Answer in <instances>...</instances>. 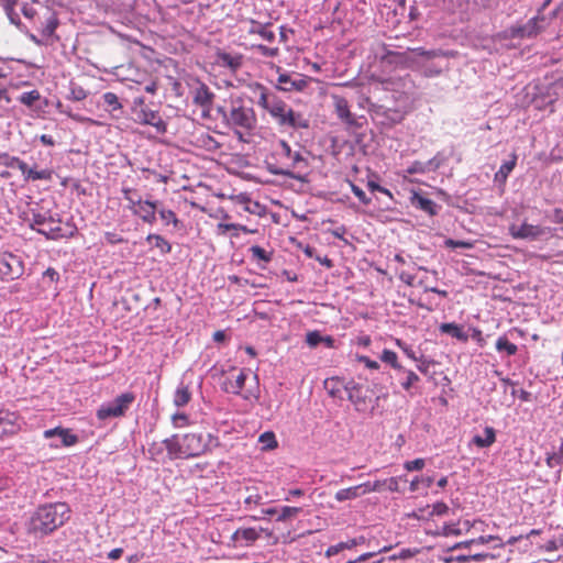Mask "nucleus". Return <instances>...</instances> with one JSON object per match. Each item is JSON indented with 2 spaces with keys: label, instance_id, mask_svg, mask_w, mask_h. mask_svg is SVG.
I'll list each match as a JSON object with an SVG mask.
<instances>
[{
  "label": "nucleus",
  "instance_id": "f257e3e1",
  "mask_svg": "<svg viewBox=\"0 0 563 563\" xmlns=\"http://www.w3.org/2000/svg\"><path fill=\"white\" fill-rule=\"evenodd\" d=\"M70 508L66 503H48L38 506L26 521V531L35 538L52 534L70 518Z\"/></svg>",
  "mask_w": 563,
  "mask_h": 563
},
{
  "label": "nucleus",
  "instance_id": "f03ea898",
  "mask_svg": "<svg viewBox=\"0 0 563 563\" xmlns=\"http://www.w3.org/2000/svg\"><path fill=\"white\" fill-rule=\"evenodd\" d=\"M256 114L252 107L245 106L242 99L231 101L228 114H224V123L242 140L243 132H249L256 126Z\"/></svg>",
  "mask_w": 563,
  "mask_h": 563
},
{
  "label": "nucleus",
  "instance_id": "7ed1b4c3",
  "mask_svg": "<svg viewBox=\"0 0 563 563\" xmlns=\"http://www.w3.org/2000/svg\"><path fill=\"white\" fill-rule=\"evenodd\" d=\"M276 154L280 158L287 159L288 163L286 164V167L269 166L268 170L273 175L285 176L291 179L301 180V177L299 175H296L292 172V169L297 168L300 164L307 166V162L302 157V155L299 152H292L290 145L283 140L278 142Z\"/></svg>",
  "mask_w": 563,
  "mask_h": 563
},
{
  "label": "nucleus",
  "instance_id": "20e7f679",
  "mask_svg": "<svg viewBox=\"0 0 563 563\" xmlns=\"http://www.w3.org/2000/svg\"><path fill=\"white\" fill-rule=\"evenodd\" d=\"M346 397L357 412L373 410L379 399V397L375 396L374 389L369 385L355 382L354 379H350Z\"/></svg>",
  "mask_w": 563,
  "mask_h": 563
},
{
  "label": "nucleus",
  "instance_id": "39448f33",
  "mask_svg": "<svg viewBox=\"0 0 563 563\" xmlns=\"http://www.w3.org/2000/svg\"><path fill=\"white\" fill-rule=\"evenodd\" d=\"M181 440L186 459L200 456L220 445L219 439L211 433H187Z\"/></svg>",
  "mask_w": 563,
  "mask_h": 563
},
{
  "label": "nucleus",
  "instance_id": "423d86ee",
  "mask_svg": "<svg viewBox=\"0 0 563 563\" xmlns=\"http://www.w3.org/2000/svg\"><path fill=\"white\" fill-rule=\"evenodd\" d=\"M135 400V395L132 391L122 393L113 400L103 402L96 412L99 420L104 421L111 418H120L125 415L131 405Z\"/></svg>",
  "mask_w": 563,
  "mask_h": 563
},
{
  "label": "nucleus",
  "instance_id": "0eeeda50",
  "mask_svg": "<svg viewBox=\"0 0 563 563\" xmlns=\"http://www.w3.org/2000/svg\"><path fill=\"white\" fill-rule=\"evenodd\" d=\"M410 53L421 59V68L426 77L439 76L448 67L446 64L431 63L434 58L448 56V53L441 49L427 51L423 47H416L410 49Z\"/></svg>",
  "mask_w": 563,
  "mask_h": 563
},
{
  "label": "nucleus",
  "instance_id": "6e6552de",
  "mask_svg": "<svg viewBox=\"0 0 563 563\" xmlns=\"http://www.w3.org/2000/svg\"><path fill=\"white\" fill-rule=\"evenodd\" d=\"M23 273L24 264L20 256L11 252L0 251V280H15Z\"/></svg>",
  "mask_w": 563,
  "mask_h": 563
},
{
  "label": "nucleus",
  "instance_id": "1a4fd4ad",
  "mask_svg": "<svg viewBox=\"0 0 563 563\" xmlns=\"http://www.w3.org/2000/svg\"><path fill=\"white\" fill-rule=\"evenodd\" d=\"M545 16L543 14H537L531 18L523 25H515L509 29L510 36L512 38H525V37H533L537 36L543 29Z\"/></svg>",
  "mask_w": 563,
  "mask_h": 563
},
{
  "label": "nucleus",
  "instance_id": "9d476101",
  "mask_svg": "<svg viewBox=\"0 0 563 563\" xmlns=\"http://www.w3.org/2000/svg\"><path fill=\"white\" fill-rule=\"evenodd\" d=\"M311 78L301 74L282 73L277 78V89L286 92L303 91Z\"/></svg>",
  "mask_w": 563,
  "mask_h": 563
},
{
  "label": "nucleus",
  "instance_id": "9b49d317",
  "mask_svg": "<svg viewBox=\"0 0 563 563\" xmlns=\"http://www.w3.org/2000/svg\"><path fill=\"white\" fill-rule=\"evenodd\" d=\"M333 107L335 114L338 118L347 125V128H355L358 129L363 125L361 120L364 118H356L351 111H350V104L347 100L344 97L333 95Z\"/></svg>",
  "mask_w": 563,
  "mask_h": 563
},
{
  "label": "nucleus",
  "instance_id": "f8f14e48",
  "mask_svg": "<svg viewBox=\"0 0 563 563\" xmlns=\"http://www.w3.org/2000/svg\"><path fill=\"white\" fill-rule=\"evenodd\" d=\"M34 24L44 40H51L55 35L59 21L55 12L45 9L42 15L37 16V21H34Z\"/></svg>",
  "mask_w": 563,
  "mask_h": 563
},
{
  "label": "nucleus",
  "instance_id": "ddd939ff",
  "mask_svg": "<svg viewBox=\"0 0 563 563\" xmlns=\"http://www.w3.org/2000/svg\"><path fill=\"white\" fill-rule=\"evenodd\" d=\"M135 122L143 125H151L156 129V132L159 134H164L167 130L166 122L162 119L158 111L151 110L147 108H141L140 111L135 113Z\"/></svg>",
  "mask_w": 563,
  "mask_h": 563
},
{
  "label": "nucleus",
  "instance_id": "4468645a",
  "mask_svg": "<svg viewBox=\"0 0 563 563\" xmlns=\"http://www.w3.org/2000/svg\"><path fill=\"white\" fill-rule=\"evenodd\" d=\"M547 232L545 228H542L540 225H533L523 222L520 225L512 224L509 227V233L514 239H520V240H530L534 241L538 240L540 236L544 235Z\"/></svg>",
  "mask_w": 563,
  "mask_h": 563
},
{
  "label": "nucleus",
  "instance_id": "2eb2a0df",
  "mask_svg": "<svg viewBox=\"0 0 563 563\" xmlns=\"http://www.w3.org/2000/svg\"><path fill=\"white\" fill-rule=\"evenodd\" d=\"M323 385L324 389L328 391L330 397L343 400L344 395L347 396V387H350V379L345 380L340 377H330L324 380Z\"/></svg>",
  "mask_w": 563,
  "mask_h": 563
},
{
  "label": "nucleus",
  "instance_id": "dca6fc26",
  "mask_svg": "<svg viewBox=\"0 0 563 563\" xmlns=\"http://www.w3.org/2000/svg\"><path fill=\"white\" fill-rule=\"evenodd\" d=\"M213 99L214 93L208 88L206 84H200L194 91L192 101L196 106H199L203 109V114L210 111Z\"/></svg>",
  "mask_w": 563,
  "mask_h": 563
},
{
  "label": "nucleus",
  "instance_id": "f3484780",
  "mask_svg": "<svg viewBox=\"0 0 563 563\" xmlns=\"http://www.w3.org/2000/svg\"><path fill=\"white\" fill-rule=\"evenodd\" d=\"M45 439H52L57 437L60 440V444L63 446H73L78 442V437L69 429H65L62 427H56L53 429H47L43 433Z\"/></svg>",
  "mask_w": 563,
  "mask_h": 563
},
{
  "label": "nucleus",
  "instance_id": "a211bd4d",
  "mask_svg": "<svg viewBox=\"0 0 563 563\" xmlns=\"http://www.w3.org/2000/svg\"><path fill=\"white\" fill-rule=\"evenodd\" d=\"M36 231L44 235L47 240H59L64 238H70L75 234L76 228L70 227L69 231H65L59 223H49L44 228H37Z\"/></svg>",
  "mask_w": 563,
  "mask_h": 563
},
{
  "label": "nucleus",
  "instance_id": "6ab92c4d",
  "mask_svg": "<svg viewBox=\"0 0 563 563\" xmlns=\"http://www.w3.org/2000/svg\"><path fill=\"white\" fill-rule=\"evenodd\" d=\"M280 126L290 128L294 130L308 129L309 120L302 113L296 112L289 107L285 118H283Z\"/></svg>",
  "mask_w": 563,
  "mask_h": 563
},
{
  "label": "nucleus",
  "instance_id": "aec40b11",
  "mask_svg": "<svg viewBox=\"0 0 563 563\" xmlns=\"http://www.w3.org/2000/svg\"><path fill=\"white\" fill-rule=\"evenodd\" d=\"M159 205V201L143 200L141 206L134 209L133 214L140 217L142 221L153 224L156 221V211Z\"/></svg>",
  "mask_w": 563,
  "mask_h": 563
},
{
  "label": "nucleus",
  "instance_id": "412c9836",
  "mask_svg": "<svg viewBox=\"0 0 563 563\" xmlns=\"http://www.w3.org/2000/svg\"><path fill=\"white\" fill-rule=\"evenodd\" d=\"M163 444L170 460L186 459L185 449H183V440L178 434H173L172 437L163 440Z\"/></svg>",
  "mask_w": 563,
  "mask_h": 563
},
{
  "label": "nucleus",
  "instance_id": "4be33fe9",
  "mask_svg": "<svg viewBox=\"0 0 563 563\" xmlns=\"http://www.w3.org/2000/svg\"><path fill=\"white\" fill-rule=\"evenodd\" d=\"M253 92L258 97L257 104L269 112L271 107L278 99V96L271 92L262 84H255Z\"/></svg>",
  "mask_w": 563,
  "mask_h": 563
},
{
  "label": "nucleus",
  "instance_id": "5701e85b",
  "mask_svg": "<svg viewBox=\"0 0 563 563\" xmlns=\"http://www.w3.org/2000/svg\"><path fill=\"white\" fill-rule=\"evenodd\" d=\"M410 202L415 208L424 211L429 216H435L440 209L433 200L426 198L418 192L412 194Z\"/></svg>",
  "mask_w": 563,
  "mask_h": 563
},
{
  "label": "nucleus",
  "instance_id": "b1692460",
  "mask_svg": "<svg viewBox=\"0 0 563 563\" xmlns=\"http://www.w3.org/2000/svg\"><path fill=\"white\" fill-rule=\"evenodd\" d=\"M26 170L31 172V175L29 177L27 173H21L23 176V180L29 181H36V180H46L51 181L53 178L54 170L52 168H41L38 169L37 165L34 164L33 166H29L26 164Z\"/></svg>",
  "mask_w": 563,
  "mask_h": 563
},
{
  "label": "nucleus",
  "instance_id": "393cba45",
  "mask_svg": "<svg viewBox=\"0 0 563 563\" xmlns=\"http://www.w3.org/2000/svg\"><path fill=\"white\" fill-rule=\"evenodd\" d=\"M217 62L220 66L227 67L232 71H236L243 64V57L240 54L218 52Z\"/></svg>",
  "mask_w": 563,
  "mask_h": 563
},
{
  "label": "nucleus",
  "instance_id": "a878e982",
  "mask_svg": "<svg viewBox=\"0 0 563 563\" xmlns=\"http://www.w3.org/2000/svg\"><path fill=\"white\" fill-rule=\"evenodd\" d=\"M15 420L16 416L13 412L0 410V438L16 432Z\"/></svg>",
  "mask_w": 563,
  "mask_h": 563
},
{
  "label": "nucleus",
  "instance_id": "bb28decb",
  "mask_svg": "<svg viewBox=\"0 0 563 563\" xmlns=\"http://www.w3.org/2000/svg\"><path fill=\"white\" fill-rule=\"evenodd\" d=\"M49 223H60L58 214H52L49 211L35 212L32 211L31 228L36 230L37 228H44Z\"/></svg>",
  "mask_w": 563,
  "mask_h": 563
},
{
  "label": "nucleus",
  "instance_id": "cd10ccee",
  "mask_svg": "<svg viewBox=\"0 0 563 563\" xmlns=\"http://www.w3.org/2000/svg\"><path fill=\"white\" fill-rule=\"evenodd\" d=\"M517 159H518L517 154L512 153L510 155V159L504 162L500 165L499 169L496 172L495 177H494L495 183H497L499 185L506 184L508 176L510 175V173L514 170V168L517 165Z\"/></svg>",
  "mask_w": 563,
  "mask_h": 563
},
{
  "label": "nucleus",
  "instance_id": "c85d7f7f",
  "mask_svg": "<svg viewBox=\"0 0 563 563\" xmlns=\"http://www.w3.org/2000/svg\"><path fill=\"white\" fill-rule=\"evenodd\" d=\"M260 538V533L255 528H241L232 534V540L241 542L243 545H251Z\"/></svg>",
  "mask_w": 563,
  "mask_h": 563
},
{
  "label": "nucleus",
  "instance_id": "c756f323",
  "mask_svg": "<svg viewBox=\"0 0 563 563\" xmlns=\"http://www.w3.org/2000/svg\"><path fill=\"white\" fill-rule=\"evenodd\" d=\"M246 377L245 371L242 369L234 380L227 379L222 384V390L228 394L241 395V391L245 386Z\"/></svg>",
  "mask_w": 563,
  "mask_h": 563
},
{
  "label": "nucleus",
  "instance_id": "7c9ffc66",
  "mask_svg": "<svg viewBox=\"0 0 563 563\" xmlns=\"http://www.w3.org/2000/svg\"><path fill=\"white\" fill-rule=\"evenodd\" d=\"M0 165L8 168H18L21 173H27L29 176L31 175V172L26 170L25 162L5 152H0Z\"/></svg>",
  "mask_w": 563,
  "mask_h": 563
},
{
  "label": "nucleus",
  "instance_id": "2f4dec72",
  "mask_svg": "<svg viewBox=\"0 0 563 563\" xmlns=\"http://www.w3.org/2000/svg\"><path fill=\"white\" fill-rule=\"evenodd\" d=\"M365 540H366L365 537H358V538H353L351 540H347L346 542H340L335 545H331L327 549L325 555L328 558L334 556L345 549H353L354 547H356L358 544H363L365 542Z\"/></svg>",
  "mask_w": 563,
  "mask_h": 563
},
{
  "label": "nucleus",
  "instance_id": "473e14b6",
  "mask_svg": "<svg viewBox=\"0 0 563 563\" xmlns=\"http://www.w3.org/2000/svg\"><path fill=\"white\" fill-rule=\"evenodd\" d=\"M441 333L450 334L459 341L466 342L468 340V335L463 331L462 327L451 322V323H442L439 328Z\"/></svg>",
  "mask_w": 563,
  "mask_h": 563
},
{
  "label": "nucleus",
  "instance_id": "72a5a7b5",
  "mask_svg": "<svg viewBox=\"0 0 563 563\" xmlns=\"http://www.w3.org/2000/svg\"><path fill=\"white\" fill-rule=\"evenodd\" d=\"M496 441V431L493 427H485L484 435H475L473 443L478 448H489Z\"/></svg>",
  "mask_w": 563,
  "mask_h": 563
},
{
  "label": "nucleus",
  "instance_id": "f704fd0d",
  "mask_svg": "<svg viewBox=\"0 0 563 563\" xmlns=\"http://www.w3.org/2000/svg\"><path fill=\"white\" fill-rule=\"evenodd\" d=\"M306 343L310 347H316L320 343H325L327 346L332 347L334 339L330 335L323 336L319 331H310L306 334Z\"/></svg>",
  "mask_w": 563,
  "mask_h": 563
},
{
  "label": "nucleus",
  "instance_id": "c9c22d12",
  "mask_svg": "<svg viewBox=\"0 0 563 563\" xmlns=\"http://www.w3.org/2000/svg\"><path fill=\"white\" fill-rule=\"evenodd\" d=\"M146 242L153 244L156 249L159 250L161 254L163 255L172 252V244L159 234H148L146 236Z\"/></svg>",
  "mask_w": 563,
  "mask_h": 563
},
{
  "label": "nucleus",
  "instance_id": "e433bc0d",
  "mask_svg": "<svg viewBox=\"0 0 563 563\" xmlns=\"http://www.w3.org/2000/svg\"><path fill=\"white\" fill-rule=\"evenodd\" d=\"M249 33L258 34L267 42H273L275 40V33L269 30V24H262L260 22L253 21Z\"/></svg>",
  "mask_w": 563,
  "mask_h": 563
},
{
  "label": "nucleus",
  "instance_id": "4c0bfd02",
  "mask_svg": "<svg viewBox=\"0 0 563 563\" xmlns=\"http://www.w3.org/2000/svg\"><path fill=\"white\" fill-rule=\"evenodd\" d=\"M191 399V393L189 391L188 386L184 383H180L174 394V405L176 407L186 406Z\"/></svg>",
  "mask_w": 563,
  "mask_h": 563
},
{
  "label": "nucleus",
  "instance_id": "58836bf2",
  "mask_svg": "<svg viewBox=\"0 0 563 563\" xmlns=\"http://www.w3.org/2000/svg\"><path fill=\"white\" fill-rule=\"evenodd\" d=\"M289 106L278 97L275 103L272 104L268 113L280 125L283 118H285Z\"/></svg>",
  "mask_w": 563,
  "mask_h": 563
},
{
  "label": "nucleus",
  "instance_id": "ea45409f",
  "mask_svg": "<svg viewBox=\"0 0 563 563\" xmlns=\"http://www.w3.org/2000/svg\"><path fill=\"white\" fill-rule=\"evenodd\" d=\"M362 496L360 485L340 489L335 493L334 498L339 501L352 500Z\"/></svg>",
  "mask_w": 563,
  "mask_h": 563
},
{
  "label": "nucleus",
  "instance_id": "a19ab883",
  "mask_svg": "<svg viewBox=\"0 0 563 563\" xmlns=\"http://www.w3.org/2000/svg\"><path fill=\"white\" fill-rule=\"evenodd\" d=\"M123 198L129 202V209L134 212V209H137L139 206L143 202L141 196L137 190L132 188H123L122 189Z\"/></svg>",
  "mask_w": 563,
  "mask_h": 563
},
{
  "label": "nucleus",
  "instance_id": "79ce46f5",
  "mask_svg": "<svg viewBox=\"0 0 563 563\" xmlns=\"http://www.w3.org/2000/svg\"><path fill=\"white\" fill-rule=\"evenodd\" d=\"M496 350L498 352L505 351L507 355L511 356L517 353L518 347L516 344L509 342L506 335H501L496 341Z\"/></svg>",
  "mask_w": 563,
  "mask_h": 563
},
{
  "label": "nucleus",
  "instance_id": "37998d69",
  "mask_svg": "<svg viewBox=\"0 0 563 563\" xmlns=\"http://www.w3.org/2000/svg\"><path fill=\"white\" fill-rule=\"evenodd\" d=\"M16 3H11L8 1H3L2 5L4 9V12L10 20V22L14 25H16L20 30H23V25L21 24V20L19 16V13L14 10Z\"/></svg>",
  "mask_w": 563,
  "mask_h": 563
},
{
  "label": "nucleus",
  "instance_id": "c03bdc74",
  "mask_svg": "<svg viewBox=\"0 0 563 563\" xmlns=\"http://www.w3.org/2000/svg\"><path fill=\"white\" fill-rule=\"evenodd\" d=\"M246 492L249 493L247 496L244 498V504L247 507L252 506H258L264 503V497L262 494H260L258 489L255 487H247Z\"/></svg>",
  "mask_w": 563,
  "mask_h": 563
},
{
  "label": "nucleus",
  "instance_id": "a18cd8bd",
  "mask_svg": "<svg viewBox=\"0 0 563 563\" xmlns=\"http://www.w3.org/2000/svg\"><path fill=\"white\" fill-rule=\"evenodd\" d=\"M375 113L383 114L389 124L398 123L402 119V114L399 111L391 110V109H385L380 106L377 107V109L375 110Z\"/></svg>",
  "mask_w": 563,
  "mask_h": 563
},
{
  "label": "nucleus",
  "instance_id": "49530a36",
  "mask_svg": "<svg viewBox=\"0 0 563 563\" xmlns=\"http://www.w3.org/2000/svg\"><path fill=\"white\" fill-rule=\"evenodd\" d=\"M302 511L301 507H290L283 506L279 509V515L277 516V521H288L295 517H297Z\"/></svg>",
  "mask_w": 563,
  "mask_h": 563
},
{
  "label": "nucleus",
  "instance_id": "de8ad7c7",
  "mask_svg": "<svg viewBox=\"0 0 563 563\" xmlns=\"http://www.w3.org/2000/svg\"><path fill=\"white\" fill-rule=\"evenodd\" d=\"M545 462L551 468L558 467L563 463V442L556 451L547 454Z\"/></svg>",
  "mask_w": 563,
  "mask_h": 563
},
{
  "label": "nucleus",
  "instance_id": "09e8293b",
  "mask_svg": "<svg viewBox=\"0 0 563 563\" xmlns=\"http://www.w3.org/2000/svg\"><path fill=\"white\" fill-rule=\"evenodd\" d=\"M156 212H158L159 218L165 225L173 224L174 228H178L179 220L174 211L158 207Z\"/></svg>",
  "mask_w": 563,
  "mask_h": 563
},
{
  "label": "nucleus",
  "instance_id": "8fccbe9b",
  "mask_svg": "<svg viewBox=\"0 0 563 563\" xmlns=\"http://www.w3.org/2000/svg\"><path fill=\"white\" fill-rule=\"evenodd\" d=\"M104 106L108 107V111L113 112L122 108L118 96L114 92H106L102 96Z\"/></svg>",
  "mask_w": 563,
  "mask_h": 563
},
{
  "label": "nucleus",
  "instance_id": "3c124183",
  "mask_svg": "<svg viewBox=\"0 0 563 563\" xmlns=\"http://www.w3.org/2000/svg\"><path fill=\"white\" fill-rule=\"evenodd\" d=\"M380 361L390 365L395 369H402V366L398 363L397 354L391 350L385 349L380 354Z\"/></svg>",
  "mask_w": 563,
  "mask_h": 563
},
{
  "label": "nucleus",
  "instance_id": "603ef678",
  "mask_svg": "<svg viewBox=\"0 0 563 563\" xmlns=\"http://www.w3.org/2000/svg\"><path fill=\"white\" fill-rule=\"evenodd\" d=\"M249 251L252 254V257L257 261H262L265 263H269L272 261V253L267 252L266 250L258 245L251 246Z\"/></svg>",
  "mask_w": 563,
  "mask_h": 563
},
{
  "label": "nucleus",
  "instance_id": "864d4df0",
  "mask_svg": "<svg viewBox=\"0 0 563 563\" xmlns=\"http://www.w3.org/2000/svg\"><path fill=\"white\" fill-rule=\"evenodd\" d=\"M448 161V156H445L442 152H438L431 159L427 162V167L429 172H435L442 165H444Z\"/></svg>",
  "mask_w": 563,
  "mask_h": 563
},
{
  "label": "nucleus",
  "instance_id": "5fc2aeb1",
  "mask_svg": "<svg viewBox=\"0 0 563 563\" xmlns=\"http://www.w3.org/2000/svg\"><path fill=\"white\" fill-rule=\"evenodd\" d=\"M252 49L264 57H276L279 54L278 47H269L263 44L253 45Z\"/></svg>",
  "mask_w": 563,
  "mask_h": 563
},
{
  "label": "nucleus",
  "instance_id": "6e6d98bb",
  "mask_svg": "<svg viewBox=\"0 0 563 563\" xmlns=\"http://www.w3.org/2000/svg\"><path fill=\"white\" fill-rule=\"evenodd\" d=\"M40 92L37 90H31V91H25L23 92L20 97H19V100L21 103H23L24 106H27V107H33L34 103L40 99Z\"/></svg>",
  "mask_w": 563,
  "mask_h": 563
},
{
  "label": "nucleus",
  "instance_id": "4d7b16f0",
  "mask_svg": "<svg viewBox=\"0 0 563 563\" xmlns=\"http://www.w3.org/2000/svg\"><path fill=\"white\" fill-rule=\"evenodd\" d=\"M360 488L362 492V495L373 493V492H380L384 488V481H375V482H365L360 484Z\"/></svg>",
  "mask_w": 563,
  "mask_h": 563
},
{
  "label": "nucleus",
  "instance_id": "13d9d810",
  "mask_svg": "<svg viewBox=\"0 0 563 563\" xmlns=\"http://www.w3.org/2000/svg\"><path fill=\"white\" fill-rule=\"evenodd\" d=\"M409 175L429 173L427 162L415 161L406 169Z\"/></svg>",
  "mask_w": 563,
  "mask_h": 563
},
{
  "label": "nucleus",
  "instance_id": "bf43d9fd",
  "mask_svg": "<svg viewBox=\"0 0 563 563\" xmlns=\"http://www.w3.org/2000/svg\"><path fill=\"white\" fill-rule=\"evenodd\" d=\"M406 374H407V377L406 379L401 383V387L409 391L416 383H418L420 380L419 376L412 372V371H406Z\"/></svg>",
  "mask_w": 563,
  "mask_h": 563
},
{
  "label": "nucleus",
  "instance_id": "052dcab7",
  "mask_svg": "<svg viewBox=\"0 0 563 563\" xmlns=\"http://www.w3.org/2000/svg\"><path fill=\"white\" fill-rule=\"evenodd\" d=\"M260 442L263 443L264 449H274L277 446V441L273 432H265L260 437Z\"/></svg>",
  "mask_w": 563,
  "mask_h": 563
},
{
  "label": "nucleus",
  "instance_id": "680f3d73",
  "mask_svg": "<svg viewBox=\"0 0 563 563\" xmlns=\"http://www.w3.org/2000/svg\"><path fill=\"white\" fill-rule=\"evenodd\" d=\"M86 97H87V92L84 88H81L80 86H77V85H71L70 93L68 97L70 100L81 101V100L86 99Z\"/></svg>",
  "mask_w": 563,
  "mask_h": 563
},
{
  "label": "nucleus",
  "instance_id": "e2e57ef3",
  "mask_svg": "<svg viewBox=\"0 0 563 563\" xmlns=\"http://www.w3.org/2000/svg\"><path fill=\"white\" fill-rule=\"evenodd\" d=\"M476 544H486V543H494L493 549H503V543L497 537L487 536V537H479L477 539H473Z\"/></svg>",
  "mask_w": 563,
  "mask_h": 563
},
{
  "label": "nucleus",
  "instance_id": "0e129e2a",
  "mask_svg": "<svg viewBox=\"0 0 563 563\" xmlns=\"http://www.w3.org/2000/svg\"><path fill=\"white\" fill-rule=\"evenodd\" d=\"M164 449H165V446H164L163 442L162 443L153 442L152 444H150V446L147 449L150 459L156 460V457L163 453Z\"/></svg>",
  "mask_w": 563,
  "mask_h": 563
},
{
  "label": "nucleus",
  "instance_id": "69168bd1",
  "mask_svg": "<svg viewBox=\"0 0 563 563\" xmlns=\"http://www.w3.org/2000/svg\"><path fill=\"white\" fill-rule=\"evenodd\" d=\"M497 555L490 552H477L470 554V562H485L487 560H493Z\"/></svg>",
  "mask_w": 563,
  "mask_h": 563
},
{
  "label": "nucleus",
  "instance_id": "338daca9",
  "mask_svg": "<svg viewBox=\"0 0 563 563\" xmlns=\"http://www.w3.org/2000/svg\"><path fill=\"white\" fill-rule=\"evenodd\" d=\"M424 465H426V461L423 459H416L412 461H407L404 464V467L409 472H413V471L422 470L424 467Z\"/></svg>",
  "mask_w": 563,
  "mask_h": 563
},
{
  "label": "nucleus",
  "instance_id": "774afa93",
  "mask_svg": "<svg viewBox=\"0 0 563 563\" xmlns=\"http://www.w3.org/2000/svg\"><path fill=\"white\" fill-rule=\"evenodd\" d=\"M352 191L363 205L367 206L371 203V199L366 196L365 191L358 186L352 185Z\"/></svg>",
  "mask_w": 563,
  "mask_h": 563
}]
</instances>
